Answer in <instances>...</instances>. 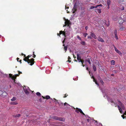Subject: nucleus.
I'll return each mask as SVG.
<instances>
[{
    "mask_svg": "<svg viewBox=\"0 0 126 126\" xmlns=\"http://www.w3.org/2000/svg\"><path fill=\"white\" fill-rule=\"evenodd\" d=\"M32 55H28L26 57H25L23 59V60L26 62H27L28 63L31 65H32L34 64L35 62L33 58H32L30 59H29V58L31 57Z\"/></svg>",
    "mask_w": 126,
    "mask_h": 126,
    "instance_id": "obj_1",
    "label": "nucleus"
},
{
    "mask_svg": "<svg viewBox=\"0 0 126 126\" xmlns=\"http://www.w3.org/2000/svg\"><path fill=\"white\" fill-rule=\"evenodd\" d=\"M52 118L55 120H59L61 121H64L65 120L64 118H63L61 117H58L56 116H53L52 117Z\"/></svg>",
    "mask_w": 126,
    "mask_h": 126,
    "instance_id": "obj_2",
    "label": "nucleus"
},
{
    "mask_svg": "<svg viewBox=\"0 0 126 126\" xmlns=\"http://www.w3.org/2000/svg\"><path fill=\"white\" fill-rule=\"evenodd\" d=\"M114 48L115 51L117 53H118L120 55H122V54L121 52L118 49L114 46Z\"/></svg>",
    "mask_w": 126,
    "mask_h": 126,
    "instance_id": "obj_3",
    "label": "nucleus"
},
{
    "mask_svg": "<svg viewBox=\"0 0 126 126\" xmlns=\"http://www.w3.org/2000/svg\"><path fill=\"white\" fill-rule=\"evenodd\" d=\"M65 26H66L67 25V26H68L70 22V21L68 19H65Z\"/></svg>",
    "mask_w": 126,
    "mask_h": 126,
    "instance_id": "obj_4",
    "label": "nucleus"
},
{
    "mask_svg": "<svg viewBox=\"0 0 126 126\" xmlns=\"http://www.w3.org/2000/svg\"><path fill=\"white\" fill-rule=\"evenodd\" d=\"M90 35L93 38H94L95 39H97V37L96 35L93 33L91 32H90Z\"/></svg>",
    "mask_w": 126,
    "mask_h": 126,
    "instance_id": "obj_5",
    "label": "nucleus"
},
{
    "mask_svg": "<svg viewBox=\"0 0 126 126\" xmlns=\"http://www.w3.org/2000/svg\"><path fill=\"white\" fill-rule=\"evenodd\" d=\"M50 99L52 100H55V102H57V103L59 105H63V103L61 102L60 103L59 102H58V101L55 98H54L53 99L52 98H50Z\"/></svg>",
    "mask_w": 126,
    "mask_h": 126,
    "instance_id": "obj_6",
    "label": "nucleus"
},
{
    "mask_svg": "<svg viewBox=\"0 0 126 126\" xmlns=\"http://www.w3.org/2000/svg\"><path fill=\"white\" fill-rule=\"evenodd\" d=\"M77 59L78 61L79 62H80L82 60L81 59V57L79 56V54H77Z\"/></svg>",
    "mask_w": 126,
    "mask_h": 126,
    "instance_id": "obj_7",
    "label": "nucleus"
},
{
    "mask_svg": "<svg viewBox=\"0 0 126 126\" xmlns=\"http://www.w3.org/2000/svg\"><path fill=\"white\" fill-rule=\"evenodd\" d=\"M97 40L99 41H100L102 42H104V41L103 39L102 38L100 37H99L98 38Z\"/></svg>",
    "mask_w": 126,
    "mask_h": 126,
    "instance_id": "obj_8",
    "label": "nucleus"
},
{
    "mask_svg": "<svg viewBox=\"0 0 126 126\" xmlns=\"http://www.w3.org/2000/svg\"><path fill=\"white\" fill-rule=\"evenodd\" d=\"M59 32H60V35L61 34H63V35H64L65 37L66 36L65 32L63 31H60Z\"/></svg>",
    "mask_w": 126,
    "mask_h": 126,
    "instance_id": "obj_9",
    "label": "nucleus"
},
{
    "mask_svg": "<svg viewBox=\"0 0 126 126\" xmlns=\"http://www.w3.org/2000/svg\"><path fill=\"white\" fill-rule=\"evenodd\" d=\"M114 33L115 36V37L116 39H118V38L117 36V32L116 30H115L114 31Z\"/></svg>",
    "mask_w": 126,
    "mask_h": 126,
    "instance_id": "obj_10",
    "label": "nucleus"
},
{
    "mask_svg": "<svg viewBox=\"0 0 126 126\" xmlns=\"http://www.w3.org/2000/svg\"><path fill=\"white\" fill-rule=\"evenodd\" d=\"M87 61L88 62L89 64H91V62L90 61V59H91V57H89L88 58V57H87Z\"/></svg>",
    "mask_w": 126,
    "mask_h": 126,
    "instance_id": "obj_11",
    "label": "nucleus"
},
{
    "mask_svg": "<svg viewBox=\"0 0 126 126\" xmlns=\"http://www.w3.org/2000/svg\"><path fill=\"white\" fill-rule=\"evenodd\" d=\"M117 107L118 108L120 112L121 113H122V112L123 111L122 110V109L119 106V105H117Z\"/></svg>",
    "mask_w": 126,
    "mask_h": 126,
    "instance_id": "obj_12",
    "label": "nucleus"
},
{
    "mask_svg": "<svg viewBox=\"0 0 126 126\" xmlns=\"http://www.w3.org/2000/svg\"><path fill=\"white\" fill-rule=\"evenodd\" d=\"M24 91L25 94H29V92L26 89H24Z\"/></svg>",
    "mask_w": 126,
    "mask_h": 126,
    "instance_id": "obj_13",
    "label": "nucleus"
},
{
    "mask_svg": "<svg viewBox=\"0 0 126 126\" xmlns=\"http://www.w3.org/2000/svg\"><path fill=\"white\" fill-rule=\"evenodd\" d=\"M118 102H119L118 104L121 107H123V106L124 105L120 101H118Z\"/></svg>",
    "mask_w": 126,
    "mask_h": 126,
    "instance_id": "obj_14",
    "label": "nucleus"
},
{
    "mask_svg": "<svg viewBox=\"0 0 126 126\" xmlns=\"http://www.w3.org/2000/svg\"><path fill=\"white\" fill-rule=\"evenodd\" d=\"M111 2V1L110 0H107V3L108 5H110Z\"/></svg>",
    "mask_w": 126,
    "mask_h": 126,
    "instance_id": "obj_15",
    "label": "nucleus"
},
{
    "mask_svg": "<svg viewBox=\"0 0 126 126\" xmlns=\"http://www.w3.org/2000/svg\"><path fill=\"white\" fill-rule=\"evenodd\" d=\"M10 104L11 105H16L18 104V103L16 101L11 102Z\"/></svg>",
    "mask_w": 126,
    "mask_h": 126,
    "instance_id": "obj_16",
    "label": "nucleus"
},
{
    "mask_svg": "<svg viewBox=\"0 0 126 126\" xmlns=\"http://www.w3.org/2000/svg\"><path fill=\"white\" fill-rule=\"evenodd\" d=\"M20 114H18L14 115L13 116L15 117H18L20 116Z\"/></svg>",
    "mask_w": 126,
    "mask_h": 126,
    "instance_id": "obj_17",
    "label": "nucleus"
},
{
    "mask_svg": "<svg viewBox=\"0 0 126 126\" xmlns=\"http://www.w3.org/2000/svg\"><path fill=\"white\" fill-rule=\"evenodd\" d=\"M93 81L94 82H95V83L96 84H97V85L98 86L99 85V84H98V83L97 82L96 80V79H95V78H94V79H93Z\"/></svg>",
    "mask_w": 126,
    "mask_h": 126,
    "instance_id": "obj_18",
    "label": "nucleus"
},
{
    "mask_svg": "<svg viewBox=\"0 0 126 126\" xmlns=\"http://www.w3.org/2000/svg\"><path fill=\"white\" fill-rule=\"evenodd\" d=\"M63 46H64V50L65 51V52H66L67 50V47L66 46H65L64 44H63Z\"/></svg>",
    "mask_w": 126,
    "mask_h": 126,
    "instance_id": "obj_19",
    "label": "nucleus"
},
{
    "mask_svg": "<svg viewBox=\"0 0 126 126\" xmlns=\"http://www.w3.org/2000/svg\"><path fill=\"white\" fill-rule=\"evenodd\" d=\"M16 97H13V98L11 99V100L12 101H14L16 100Z\"/></svg>",
    "mask_w": 126,
    "mask_h": 126,
    "instance_id": "obj_20",
    "label": "nucleus"
},
{
    "mask_svg": "<svg viewBox=\"0 0 126 126\" xmlns=\"http://www.w3.org/2000/svg\"><path fill=\"white\" fill-rule=\"evenodd\" d=\"M111 64L113 65H114L115 63V61L114 60H112L111 61Z\"/></svg>",
    "mask_w": 126,
    "mask_h": 126,
    "instance_id": "obj_21",
    "label": "nucleus"
},
{
    "mask_svg": "<svg viewBox=\"0 0 126 126\" xmlns=\"http://www.w3.org/2000/svg\"><path fill=\"white\" fill-rule=\"evenodd\" d=\"M93 68L94 71H95L96 70V67L95 65H93Z\"/></svg>",
    "mask_w": 126,
    "mask_h": 126,
    "instance_id": "obj_22",
    "label": "nucleus"
},
{
    "mask_svg": "<svg viewBox=\"0 0 126 126\" xmlns=\"http://www.w3.org/2000/svg\"><path fill=\"white\" fill-rule=\"evenodd\" d=\"M97 11V12L98 13H100L101 12V9H98L96 10Z\"/></svg>",
    "mask_w": 126,
    "mask_h": 126,
    "instance_id": "obj_23",
    "label": "nucleus"
},
{
    "mask_svg": "<svg viewBox=\"0 0 126 126\" xmlns=\"http://www.w3.org/2000/svg\"><path fill=\"white\" fill-rule=\"evenodd\" d=\"M45 98L46 99H49L50 98V97L49 95H46L45 96Z\"/></svg>",
    "mask_w": 126,
    "mask_h": 126,
    "instance_id": "obj_24",
    "label": "nucleus"
},
{
    "mask_svg": "<svg viewBox=\"0 0 126 126\" xmlns=\"http://www.w3.org/2000/svg\"><path fill=\"white\" fill-rule=\"evenodd\" d=\"M123 20L122 19H120L119 20V24H122L124 22H122Z\"/></svg>",
    "mask_w": 126,
    "mask_h": 126,
    "instance_id": "obj_25",
    "label": "nucleus"
},
{
    "mask_svg": "<svg viewBox=\"0 0 126 126\" xmlns=\"http://www.w3.org/2000/svg\"><path fill=\"white\" fill-rule=\"evenodd\" d=\"M16 76H12L11 78V79L13 80H15V79L16 78Z\"/></svg>",
    "mask_w": 126,
    "mask_h": 126,
    "instance_id": "obj_26",
    "label": "nucleus"
},
{
    "mask_svg": "<svg viewBox=\"0 0 126 126\" xmlns=\"http://www.w3.org/2000/svg\"><path fill=\"white\" fill-rule=\"evenodd\" d=\"M3 96H5L7 95V93L5 92H3V94H2Z\"/></svg>",
    "mask_w": 126,
    "mask_h": 126,
    "instance_id": "obj_27",
    "label": "nucleus"
},
{
    "mask_svg": "<svg viewBox=\"0 0 126 126\" xmlns=\"http://www.w3.org/2000/svg\"><path fill=\"white\" fill-rule=\"evenodd\" d=\"M80 43L81 44L83 45H85L86 44L85 42L84 41H83L81 42Z\"/></svg>",
    "mask_w": 126,
    "mask_h": 126,
    "instance_id": "obj_28",
    "label": "nucleus"
},
{
    "mask_svg": "<svg viewBox=\"0 0 126 126\" xmlns=\"http://www.w3.org/2000/svg\"><path fill=\"white\" fill-rule=\"evenodd\" d=\"M36 94L38 96H40L41 94L39 92H37L36 93Z\"/></svg>",
    "mask_w": 126,
    "mask_h": 126,
    "instance_id": "obj_29",
    "label": "nucleus"
},
{
    "mask_svg": "<svg viewBox=\"0 0 126 126\" xmlns=\"http://www.w3.org/2000/svg\"><path fill=\"white\" fill-rule=\"evenodd\" d=\"M100 82L102 83V85H103L104 84V82L102 80V79H100Z\"/></svg>",
    "mask_w": 126,
    "mask_h": 126,
    "instance_id": "obj_30",
    "label": "nucleus"
},
{
    "mask_svg": "<svg viewBox=\"0 0 126 126\" xmlns=\"http://www.w3.org/2000/svg\"><path fill=\"white\" fill-rule=\"evenodd\" d=\"M84 12H82L81 13L80 15V16H83L84 15Z\"/></svg>",
    "mask_w": 126,
    "mask_h": 126,
    "instance_id": "obj_31",
    "label": "nucleus"
},
{
    "mask_svg": "<svg viewBox=\"0 0 126 126\" xmlns=\"http://www.w3.org/2000/svg\"><path fill=\"white\" fill-rule=\"evenodd\" d=\"M18 74H16V76H19L20 74L22 73L21 72H20V71H18Z\"/></svg>",
    "mask_w": 126,
    "mask_h": 126,
    "instance_id": "obj_32",
    "label": "nucleus"
},
{
    "mask_svg": "<svg viewBox=\"0 0 126 126\" xmlns=\"http://www.w3.org/2000/svg\"><path fill=\"white\" fill-rule=\"evenodd\" d=\"M80 62H81L82 63V66L83 67H84V65L83 64V63H84V61L83 60H82Z\"/></svg>",
    "mask_w": 126,
    "mask_h": 126,
    "instance_id": "obj_33",
    "label": "nucleus"
},
{
    "mask_svg": "<svg viewBox=\"0 0 126 126\" xmlns=\"http://www.w3.org/2000/svg\"><path fill=\"white\" fill-rule=\"evenodd\" d=\"M122 22H124L125 21H126V17H124L122 19Z\"/></svg>",
    "mask_w": 126,
    "mask_h": 126,
    "instance_id": "obj_34",
    "label": "nucleus"
},
{
    "mask_svg": "<svg viewBox=\"0 0 126 126\" xmlns=\"http://www.w3.org/2000/svg\"><path fill=\"white\" fill-rule=\"evenodd\" d=\"M77 37L78 39L79 40L81 41V38L78 35L77 36Z\"/></svg>",
    "mask_w": 126,
    "mask_h": 126,
    "instance_id": "obj_35",
    "label": "nucleus"
},
{
    "mask_svg": "<svg viewBox=\"0 0 126 126\" xmlns=\"http://www.w3.org/2000/svg\"><path fill=\"white\" fill-rule=\"evenodd\" d=\"M78 109H79L77 108H76V111L77 113H79V110H78Z\"/></svg>",
    "mask_w": 126,
    "mask_h": 126,
    "instance_id": "obj_36",
    "label": "nucleus"
},
{
    "mask_svg": "<svg viewBox=\"0 0 126 126\" xmlns=\"http://www.w3.org/2000/svg\"><path fill=\"white\" fill-rule=\"evenodd\" d=\"M88 35V34L87 33H84L83 35L85 37H86V36Z\"/></svg>",
    "mask_w": 126,
    "mask_h": 126,
    "instance_id": "obj_37",
    "label": "nucleus"
},
{
    "mask_svg": "<svg viewBox=\"0 0 126 126\" xmlns=\"http://www.w3.org/2000/svg\"><path fill=\"white\" fill-rule=\"evenodd\" d=\"M78 110H79V112L81 113L82 112V110L80 109H78Z\"/></svg>",
    "mask_w": 126,
    "mask_h": 126,
    "instance_id": "obj_38",
    "label": "nucleus"
},
{
    "mask_svg": "<svg viewBox=\"0 0 126 126\" xmlns=\"http://www.w3.org/2000/svg\"><path fill=\"white\" fill-rule=\"evenodd\" d=\"M94 8V6H91L90 9H92Z\"/></svg>",
    "mask_w": 126,
    "mask_h": 126,
    "instance_id": "obj_39",
    "label": "nucleus"
},
{
    "mask_svg": "<svg viewBox=\"0 0 126 126\" xmlns=\"http://www.w3.org/2000/svg\"><path fill=\"white\" fill-rule=\"evenodd\" d=\"M3 94V92L0 90V95H2Z\"/></svg>",
    "mask_w": 126,
    "mask_h": 126,
    "instance_id": "obj_40",
    "label": "nucleus"
},
{
    "mask_svg": "<svg viewBox=\"0 0 126 126\" xmlns=\"http://www.w3.org/2000/svg\"><path fill=\"white\" fill-rule=\"evenodd\" d=\"M92 36H90V35H88V37H87L88 38H90V39H91L92 38Z\"/></svg>",
    "mask_w": 126,
    "mask_h": 126,
    "instance_id": "obj_41",
    "label": "nucleus"
},
{
    "mask_svg": "<svg viewBox=\"0 0 126 126\" xmlns=\"http://www.w3.org/2000/svg\"><path fill=\"white\" fill-rule=\"evenodd\" d=\"M124 27H121L120 28V30L121 31H122L124 30Z\"/></svg>",
    "mask_w": 126,
    "mask_h": 126,
    "instance_id": "obj_42",
    "label": "nucleus"
},
{
    "mask_svg": "<svg viewBox=\"0 0 126 126\" xmlns=\"http://www.w3.org/2000/svg\"><path fill=\"white\" fill-rule=\"evenodd\" d=\"M73 9L75 10V11H76V7L75 5L74 6Z\"/></svg>",
    "mask_w": 126,
    "mask_h": 126,
    "instance_id": "obj_43",
    "label": "nucleus"
},
{
    "mask_svg": "<svg viewBox=\"0 0 126 126\" xmlns=\"http://www.w3.org/2000/svg\"><path fill=\"white\" fill-rule=\"evenodd\" d=\"M12 76H13L12 75V74H9V77L10 78H11Z\"/></svg>",
    "mask_w": 126,
    "mask_h": 126,
    "instance_id": "obj_44",
    "label": "nucleus"
},
{
    "mask_svg": "<svg viewBox=\"0 0 126 126\" xmlns=\"http://www.w3.org/2000/svg\"><path fill=\"white\" fill-rule=\"evenodd\" d=\"M68 95H67V94H65V95H64V96L63 97L64 98H65Z\"/></svg>",
    "mask_w": 126,
    "mask_h": 126,
    "instance_id": "obj_45",
    "label": "nucleus"
},
{
    "mask_svg": "<svg viewBox=\"0 0 126 126\" xmlns=\"http://www.w3.org/2000/svg\"><path fill=\"white\" fill-rule=\"evenodd\" d=\"M33 57L34 58H35L36 56L34 54V52H33Z\"/></svg>",
    "mask_w": 126,
    "mask_h": 126,
    "instance_id": "obj_46",
    "label": "nucleus"
},
{
    "mask_svg": "<svg viewBox=\"0 0 126 126\" xmlns=\"http://www.w3.org/2000/svg\"><path fill=\"white\" fill-rule=\"evenodd\" d=\"M70 59H68V60H67V62H71V60H70Z\"/></svg>",
    "mask_w": 126,
    "mask_h": 126,
    "instance_id": "obj_47",
    "label": "nucleus"
},
{
    "mask_svg": "<svg viewBox=\"0 0 126 126\" xmlns=\"http://www.w3.org/2000/svg\"><path fill=\"white\" fill-rule=\"evenodd\" d=\"M121 116L123 119H124L125 118V116L124 115H122Z\"/></svg>",
    "mask_w": 126,
    "mask_h": 126,
    "instance_id": "obj_48",
    "label": "nucleus"
},
{
    "mask_svg": "<svg viewBox=\"0 0 126 126\" xmlns=\"http://www.w3.org/2000/svg\"><path fill=\"white\" fill-rule=\"evenodd\" d=\"M98 79L99 80H100V79H102L100 77L99 75L98 77Z\"/></svg>",
    "mask_w": 126,
    "mask_h": 126,
    "instance_id": "obj_49",
    "label": "nucleus"
},
{
    "mask_svg": "<svg viewBox=\"0 0 126 126\" xmlns=\"http://www.w3.org/2000/svg\"><path fill=\"white\" fill-rule=\"evenodd\" d=\"M124 9V7L123 6H122V9L121 10H123Z\"/></svg>",
    "mask_w": 126,
    "mask_h": 126,
    "instance_id": "obj_50",
    "label": "nucleus"
},
{
    "mask_svg": "<svg viewBox=\"0 0 126 126\" xmlns=\"http://www.w3.org/2000/svg\"><path fill=\"white\" fill-rule=\"evenodd\" d=\"M102 6L103 5L102 4H100L98 5V7H99V6L102 7Z\"/></svg>",
    "mask_w": 126,
    "mask_h": 126,
    "instance_id": "obj_51",
    "label": "nucleus"
},
{
    "mask_svg": "<svg viewBox=\"0 0 126 126\" xmlns=\"http://www.w3.org/2000/svg\"><path fill=\"white\" fill-rule=\"evenodd\" d=\"M121 108H122V109L123 110H124L125 109V108L124 107V105L123 106V107H121Z\"/></svg>",
    "mask_w": 126,
    "mask_h": 126,
    "instance_id": "obj_52",
    "label": "nucleus"
},
{
    "mask_svg": "<svg viewBox=\"0 0 126 126\" xmlns=\"http://www.w3.org/2000/svg\"><path fill=\"white\" fill-rule=\"evenodd\" d=\"M67 103L66 102H65V103H64V106H65L66 105H67Z\"/></svg>",
    "mask_w": 126,
    "mask_h": 126,
    "instance_id": "obj_53",
    "label": "nucleus"
},
{
    "mask_svg": "<svg viewBox=\"0 0 126 126\" xmlns=\"http://www.w3.org/2000/svg\"><path fill=\"white\" fill-rule=\"evenodd\" d=\"M114 72L115 73H117L118 72V71L117 70H114Z\"/></svg>",
    "mask_w": 126,
    "mask_h": 126,
    "instance_id": "obj_54",
    "label": "nucleus"
},
{
    "mask_svg": "<svg viewBox=\"0 0 126 126\" xmlns=\"http://www.w3.org/2000/svg\"><path fill=\"white\" fill-rule=\"evenodd\" d=\"M42 99L41 98H40L39 99V101L40 102H41L42 101Z\"/></svg>",
    "mask_w": 126,
    "mask_h": 126,
    "instance_id": "obj_55",
    "label": "nucleus"
},
{
    "mask_svg": "<svg viewBox=\"0 0 126 126\" xmlns=\"http://www.w3.org/2000/svg\"><path fill=\"white\" fill-rule=\"evenodd\" d=\"M87 121L88 122H89L90 120L89 119H87Z\"/></svg>",
    "mask_w": 126,
    "mask_h": 126,
    "instance_id": "obj_56",
    "label": "nucleus"
},
{
    "mask_svg": "<svg viewBox=\"0 0 126 126\" xmlns=\"http://www.w3.org/2000/svg\"><path fill=\"white\" fill-rule=\"evenodd\" d=\"M85 29L86 30H87L88 29V27L87 26H86L85 27Z\"/></svg>",
    "mask_w": 126,
    "mask_h": 126,
    "instance_id": "obj_57",
    "label": "nucleus"
},
{
    "mask_svg": "<svg viewBox=\"0 0 126 126\" xmlns=\"http://www.w3.org/2000/svg\"><path fill=\"white\" fill-rule=\"evenodd\" d=\"M98 6V5H97L95 6H94V8H96Z\"/></svg>",
    "mask_w": 126,
    "mask_h": 126,
    "instance_id": "obj_58",
    "label": "nucleus"
},
{
    "mask_svg": "<svg viewBox=\"0 0 126 126\" xmlns=\"http://www.w3.org/2000/svg\"><path fill=\"white\" fill-rule=\"evenodd\" d=\"M81 113L83 115H84L85 116V114L83 112H82Z\"/></svg>",
    "mask_w": 126,
    "mask_h": 126,
    "instance_id": "obj_59",
    "label": "nucleus"
},
{
    "mask_svg": "<svg viewBox=\"0 0 126 126\" xmlns=\"http://www.w3.org/2000/svg\"><path fill=\"white\" fill-rule=\"evenodd\" d=\"M91 78H92V79H94L95 78H94V76H92V77H91Z\"/></svg>",
    "mask_w": 126,
    "mask_h": 126,
    "instance_id": "obj_60",
    "label": "nucleus"
},
{
    "mask_svg": "<svg viewBox=\"0 0 126 126\" xmlns=\"http://www.w3.org/2000/svg\"><path fill=\"white\" fill-rule=\"evenodd\" d=\"M19 58H17V61H18V60H19Z\"/></svg>",
    "mask_w": 126,
    "mask_h": 126,
    "instance_id": "obj_61",
    "label": "nucleus"
},
{
    "mask_svg": "<svg viewBox=\"0 0 126 126\" xmlns=\"http://www.w3.org/2000/svg\"><path fill=\"white\" fill-rule=\"evenodd\" d=\"M42 97H43V98L44 99H45V97H44L43 96H42Z\"/></svg>",
    "mask_w": 126,
    "mask_h": 126,
    "instance_id": "obj_62",
    "label": "nucleus"
},
{
    "mask_svg": "<svg viewBox=\"0 0 126 126\" xmlns=\"http://www.w3.org/2000/svg\"><path fill=\"white\" fill-rule=\"evenodd\" d=\"M68 59H71V58H70V57L69 56H68Z\"/></svg>",
    "mask_w": 126,
    "mask_h": 126,
    "instance_id": "obj_63",
    "label": "nucleus"
},
{
    "mask_svg": "<svg viewBox=\"0 0 126 126\" xmlns=\"http://www.w3.org/2000/svg\"><path fill=\"white\" fill-rule=\"evenodd\" d=\"M66 11H67V13H69V11H68L67 10Z\"/></svg>",
    "mask_w": 126,
    "mask_h": 126,
    "instance_id": "obj_64",
    "label": "nucleus"
}]
</instances>
